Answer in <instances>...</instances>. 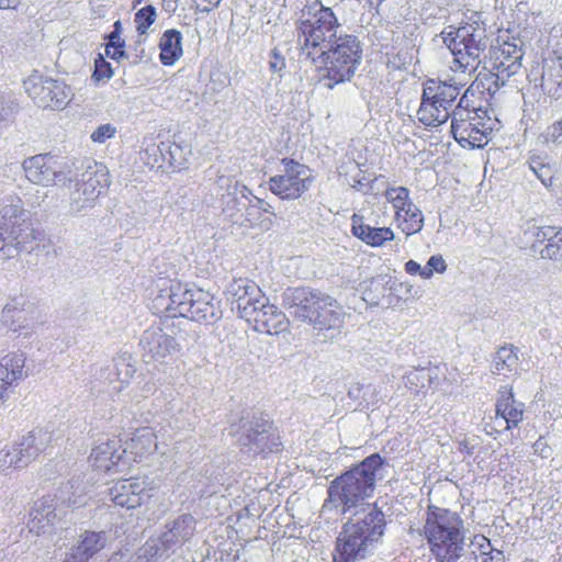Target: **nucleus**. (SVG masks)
Returning <instances> with one entry per match:
<instances>
[{
    "label": "nucleus",
    "instance_id": "nucleus-24",
    "mask_svg": "<svg viewBox=\"0 0 562 562\" xmlns=\"http://www.w3.org/2000/svg\"><path fill=\"white\" fill-rule=\"evenodd\" d=\"M470 78L451 77L448 80H428L424 86L423 94L435 103H442L450 111L461 90L468 85Z\"/></svg>",
    "mask_w": 562,
    "mask_h": 562
},
{
    "label": "nucleus",
    "instance_id": "nucleus-14",
    "mask_svg": "<svg viewBox=\"0 0 562 562\" xmlns=\"http://www.w3.org/2000/svg\"><path fill=\"white\" fill-rule=\"evenodd\" d=\"M156 486L147 477H132L117 481L110 488L112 502L120 507L136 508L154 496Z\"/></svg>",
    "mask_w": 562,
    "mask_h": 562
},
{
    "label": "nucleus",
    "instance_id": "nucleus-48",
    "mask_svg": "<svg viewBox=\"0 0 562 562\" xmlns=\"http://www.w3.org/2000/svg\"><path fill=\"white\" fill-rule=\"evenodd\" d=\"M269 65L272 71H281L285 68V59L277 49H273L270 54Z\"/></svg>",
    "mask_w": 562,
    "mask_h": 562
},
{
    "label": "nucleus",
    "instance_id": "nucleus-35",
    "mask_svg": "<svg viewBox=\"0 0 562 562\" xmlns=\"http://www.w3.org/2000/svg\"><path fill=\"white\" fill-rule=\"evenodd\" d=\"M542 80L555 92L562 91V54L553 50L552 54L544 58L542 68Z\"/></svg>",
    "mask_w": 562,
    "mask_h": 562
},
{
    "label": "nucleus",
    "instance_id": "nucleus-52",
    "mask_svg": "<svg viewBox=\"0 0 562 562\" xmlns=\"http://www.w3.org/2000/svg\"><path fill=\"white\" fill-rule=\"evenodd\" d=\"M458 450L463 454H472L473 447L471 446L469 439H462L458 442Z\"/></svg>",
    "mask_w": 562,
    "mask_h": 562
},
{
    "label": "nucleus",
    "instance_id": "nucleus-1",
    "mask_svg": "<svg viewBox=\"0 0 562 562\" xmlns=\"http://www.w3.org/2000/svg\"><path fill=\"white\" fill-rule=\"evenodd\" d=\"M294 25L300 54L315 67L318 85L333 90L352 80L362 64V44L353 34H338L340 22L331 8L307 1Z\"/></svg>",
    "mask_w": 562,
    "mask_h": 562
},
{
    "label": "nucleus",
    "instance_id": "nucleus-23",
    "mask_svg": "<svg viewBox=\"0 0 562 562\" xmlns=\"http://www.w3.org/2000/svg\"><path fill=\"white\" fill-rule=\"evenodd\" d=\"M246 440L245 445H255L261 454L281 451L280 436L273 423L267 419L254 423L247 430Z\"/></svg>",
    "mask_w": 562,
    "mask_h": 562
},
{
    "label": "nucleus",
    "instance_id": "nucleus-40",
    "mask_svg": "<svg viewBox=\"0 0 562 562\" xmlns=\"http://www.w3.org/2000/svg\"><path fill=\"white\" fill-rule=\"evenodd\" d=\"M472 546L476 552L481 555H493L496 558V562H503V552L492 548L491 540L484 535H474L472 539Z\"/></svg>",
    "mask_w": 562,
    "mask_h": 562
},
{
    "label": "nucleus",
    "instance_id": "nucleus-49",
    "mask_svg": "<svg viewBox=\"0 0 562 562\" xmlns=\"http://www.w3.org/2000/svg\"><path fill=\"white\" fill-rule=\"evenodd\" d=\"M404 270L409 276H420L423 278V268L415 260H408L404 265Z\"/></svg>",
    "mask_w": 562,
    "mask_h": 562
},
{
    "label": "nucleus",
    "instance_id": "nucleus-47",
    "mask_svg": "<svg viewBox=\"0 0 562 562\" xmlns=\"http://www.w3.org/2000/svg\"><path fill=\"white\" fill-rule=\"evenodd\" d=\"M105 54L108 57H110L114 60H119L120 58H122L125 55L124 43L109 42L105 45Z\"/></svg>",
    "mask_w": 562,
    "mask_h": 562
},
{
    "label": "nucleus",
    "instance_id": "nucleus-44",
    "mask_svg": "<svg viewBox=\"0 0 562 562\" xmlns=\"http://www.w3.org/2000/svg\"><path fill=\"white\" fill-rule=\"evenodd\" d=\"M530 168L546 187L552 184V169L549 165L541 164L539 159L532 158Z\"/></svg>",
    "mask_w": 562,
    "mask_h": 562
},
{
    "label": "nucleus",
    "instance_id": "nucleus-30",
    "mask_svg": "<svg viewBox=\"0 0 562 562\" xmlns=\"http://www.w3.org/2000/svg\"><path fill=\"white\" fill-rule=\"evenodd\" d=\"M159 60L164 66H172L183 53L182 35L175 29L167 30L159 40Z\"/></svg>",
    "mask_w": 562,
    "mask_h": 562
},
{
    "label": "nucleus",
    "instance_id": "nucleus-10",
    "mask_svg": "<svg viewBox=\"0 0 562 562\" xmlns=\"http://www.w3.org/2000/svg\"><path fill=\"white\" fill-rule=\"evenodd\" d=\"M25 90L34 103L43 109L61 110L70 100L69 87L52 78L31 77L25 81Z\"/></svg>",
    "mask_w": 562,
    "mask_h": 562
},
{
    "label": "nucleus",
    "instance_id": "nucleus-27",
    "mask_svg": "<svg viewBox=\"0 0 562 562\" xmlns=\"http://www.w3.org/2000/svg\"><path fill=\"white\" fill-rule=\"evenodd\" d=\"M351 233L368 246L381 247L384 243L394 239L395 235L391 227H372L364 222L362 215L351 216Z\"/></svg>",
    "mask_w": 562,
    "mask_h": 562
},
{
    "label": "nucleus",
    "instance_id": "nucleus-46",
    "mask_svg": "<svg viewBox=\"0 0 562 562\" xmlns=\"http://www.w3.org/2000/svg\"><path fill=\"white\" fill-rule=\"evenodd\" d=\"M21 379L22 376L19 375V371L14 372L13 369L7 371L5 368L3 369L2 367H0V385H2V387L4 386L5 389L9 390L11 386L16 384Z\"/></svg>",
    "mask_w": 562,
    "mask_h": 562
},
{
    "label": "nucleus",
    "instance_id": "nucleus-58",
    "mask_svg": "<svg viewBox=\"0 0 562 562\" xmlns=\"http://www.w3.org/2000/svg\"><path fill=\"white\" fill-rule=\"evenodd\" d=\"M7 391H8V389H5L4 386L2 387V385H0V400L3 398Z\"/></svg>",
    "mask_w": 562,
    "mask_h": 562
},
{
    "label": "nucleus",
    "instance_id": "nucleus-32",
    "mask_svg": "<svg viewBox=\"0 0 562 562\" xmlns=\"http://www.w3.org/2000/svg\"><path fill=\"white\" fill-rule=\"evenodd\" d=\"M518 353L517 349L509 345L501 347L493 360V372L498 375L509 378L518 373Z\"/></svg>",
    "mask_w": 562,
    "mask_h": 562
},
{
    "label": "nucleus",
    "instance_id": "nucleus-51",
    "mask_svg": "<svg viewBox=\"0 0 562 562\" xmlns=\"http://www.w3.org/2000/svg\"><path fill=\"white\" fill-rule=\"evenodd\" d=\"M562 136V119L555 123H553L548 128V137H550L551 140H557Z\"/></svg>",
    "mask_w": 562,
    "mask_h": 562
},
{
    "label": "nucleus",
    "instance_id": "nucleus-45",
    "mask_svg": "<svg viewBox=\"0 0 562 562\" xmlns=\"http://www.w3.org/2000/svg\"><path fill=\"white\" fill-rule=\"evenodd\" d=\"M116 128L110 124L100 125L92 134L91 139L93 143H104L106 139L114 136Z\"/></svg>",
    "mask_w": 562,
    "mask_h": 562
},
{
    "label": "nucleus",
    "instance_id": "nucleus-20",
    "mask_svg": "<svg viewBox=\"0 0 562 562\" xmlns=\"http://www.w3.org/2000/svg\"><path fill=\"white\" fill-rule=\"evenodd\" d=\"M521 58V49L515 43L504 41L490 50L491 70L499 75L504 81L518 72Z\"/></svg>",
    "mask_w": 562,
    "mask_h": 562
},
{
    "label": "nucleus",
    "instance_id": "nucleus-59",
    "mask_svg": "<svg viewBox=\"0 0 562 562\" xmlns=\"http://www.w3.org/2000/svg\"><path fill=\"white\" fill-rule=\"evenodd\" d=\"M258 202L260 203V206L258 209H262L263 212H267V209L263 207V204H266L263 200H258Z\"/></svg>",
    "mask_w": 562,
    "mask_h": 562
},
{
    "label": "nucleus",
    "instance_id": "nucleus-38",
    "mask_svg": "<svg viewBox=\"0 0 562 562\" xmlns=\"http://www.w3.org/2000/svg\"><path fill=\"white\" fill-rule=\"evenodd\" d=\"M384 196L387 202L392 205L394 210V214L400 213L404 209L408 206V204H413L409 190L405 187H390L384 191Z\"/></svg>",
    "mask_w": 562,
    "mask_h": 562
},
{
    "label": "nucleus",
    "instance_id": "nucleus-43",
    "mask_svg": "<svg viewBox=\"0 0 562 562\" xmlns=\"http://www.w3.org/2000/svg\"><path fill=\"white\" fill-rule=\"evenodd\" d=\"M447 270V263L441 255L431 256L426 266L423 267V279H430L434 273H443Z\"/></svg>",
    "mask_w": 562,
    "mask_h": 562
},
{
    "label": "nucleus",
    "instance_id": "nucleus-19",
    "mask_svg": "<svg viewBox=\"0 0 562 562\" xmlns=\"http://www.w3.org/2000/svg\"><path fill=\"white\" fill-rule=\"evenodd\" d=\"M40 452L36 436L30 432L20 442L0 451V471L8 473L10 470L26 467Z\"/></svg>",
    "mask_w": 562,
    "mask_h": 562
},
{
    "label": "nucleus",
    "instance_id": "nucleus-60",
    "mask_svg": "<svg viewBox=\"0 0 562 562\" xmlns=\"http://www.w3.org/2000/svg\"><path fill=\"white\" fill-rule=\"evenodd\" d=\"M254 212H259V210H257L255 206H252L249 211H248V215L251 216L254 214Z\"/></svg>",
    "mask_w": 562,
    "mask_h": 562
},
{
    "label": "nucleus",
    "instance_id": "nucleus-41",
    "mask_svg": "<svg viewBox=\"0 0 562 562\" xmlns=\"http://www.w3.org/2000/svg\"><path fill=\"white\" fill-rule=\"evenodd\" d=\"M113 76V69L111 64L105 60L102 54H98L94 59V69L91 75V79L94 83H99L103 80H109Z\"/></svg>",
    "mask_w": 562,
    "mask_h": 562
},
{
    "label": "nucleus",
    "instance_id": "nucleus-25",
    "mask_svg": "<svg viewBox=\"0 0 562 562\" xmlns=\"http://www.w3.org/2000/svg\"><path fill=\"white\" fill-rule=\"evenodd\" d=\"M157 437L153 429H138L134 436L122 445L123 453L130 469L133 462H140L157 450Z\"/></svg>",
    "mask_w": 562,
    "mask_h": 562
},
{
    "label": "nucleus",
    "instance_id": "nucleus-26",
    "mask_svg": "<svg viewBox=\"0 0 562 562\" xmlns=\"http://www.w3.org/2000/svg\"><path fill=\"white\" fill-rule=\"evenodd\" d=\"M345 323V312L341 304L330 295H326L312 326L318 331L338 330Z\"/></svg>",
    "mask_w": 562,
    "mask_h": 562
},
{
    "label": "nucleus",
    "instance_id": "nucleus-15",
    "mask_svg": "<svg viewBox=\"0 0 562 562\" xmlns=\"http://www.w3.org/2000/svg\"><path fill=\"white\" fill-rule=\"evenodd\" d=\"M525 234L532 254L544 260L562 261V227L533 226Z\"/></svg>",
    "mask_w": 562,
    "mask_h": 562
},
{
    "label": "nucleus",
    "instance_id": "nucleus-54",
    "mask_svg": "<svg viewBox=\"0 0 562 562\" xmlns=\"http://www.w3.org/2000/svg\"><path fill=\"white\" fill-rule=\"evenodd\" d=\"M63 562H87L82 559L80 554L77 553L76 550H74L70 554H68Z\"/></svg>",
    "mask_w": 562,
    "mask_h": 562
},
{
    "label": "nucleus",
    "instance_id": "nucleus-57",
    "mask_svg": "<svg viewBox=\"0 0 562 562\" xmlns=\"http://www.w3.org/2000/svg\"><path fill=\"white\" fill-rule=\"evenodd\" d=\"M482 562H496V558L493 555H486Z\"/></svg>",
    "mask_w": 562,
    "mask_h": 562
},
{
    "label": "nucleus",
    "instance_id": "nucleus-11",
    "mask_svg": "<svg viewBox=\"0 0 562 562\" xmlns=\"http://www.w3.org/2000/svg\"><path fill=\"white\" fill-rule=\"evenodd\" d=\"M525 405L515 398L513 386L505 385L498 390L495 402V419H504L505 425L498 427L495 423L488 422L484 425V431L490 437H496L504 431L517 428L522 422Z\"/></svg>",
    "mask_w": 562,
    "mask_h": 562
},
{
    "label": "nucleus",
    "instance_id": "nucleus-13",
    "mask_svg": "<svg viewBox=\"0 0 562 562\" xmlns=\"http://www.w3.org/2000/svg\"><path fill=\"white\" fill-rule=\"evenodd\" d=\"M503 85L493 70L480 71L460 99L459 106H476L492 112V100Z\"/></svg>",
    "mask_w": 562,
    "mask_h": 562
},
{
    "label": "nucleus",
    "instance_id": "nucleus-16",
    "mask_svg": "<svg viewBox=\"0 0 562 562\" xmlns=\"http://www.w3.org/2000/svg\"><path fill=\"white\" fill-rule=\"evenodd\" d=\"M191 297L192 289H187L180 282H172L168 288L161 289L154 299V307L166 317L187 318Z\"/></svg>",
    "mask_w": 562,
    "mask_h": 562
},
{
    "label": "nucleus",
    "instance_id": "nucleus-50",
    "mask_svg": "<svg viewBox=\"0 0 562 562\" xmlns=\"http://www.w3.org/2000/svg\"><path fill=\"white\" fill-rule=\"evenodd\" d=\"M196 8L202 12H209L216 8L222 0H193Z\"/></svg>",
    "mask_w": 562,
    "mask_h": 562
},
{
    "label": "nucleus",
    "instance_id": "nucleus-36",
    "mask_svg": "<svg viewBox=\"0 0 562 562\" xmlns=\"http://www.w3.org/2000/svg\"><path fill=\"white\" fill-rule=\"evenodd\" d=\"M105 547L104 532L86 531L75 548L83 560L88 561Z\"/></svg>",
    "mask_w": 562,
    "mask_h": 562
},
{
    "label": "nucleus",
    "instance_id": "nucleus-17",
    "mask_svg": "<svg viewBox=\"0 0 562 562\" xmlns=\"http://www.w3.org/2000/svg\"><path fill=\"white\" fill-rule=\"evenodd\" d=\"M25 177L34 184L53 186L63 175V165L52 154H40L23 161Z\"/></svg>",
    "mask_w": 562,
    "mask_h": 562
},
{
    "label": "nucleus",
    "instance_id": "nucleus-42",
    "mask_svg": "<svg viewBox=\"0 0 562 562\" xmlns=\"http://www.w3.org/2000/svg\"><path fill=\"white\" fill-rule=\"evenodd\" d=\"M24 364L25 358L23 353L15 351H10L0 358V367L3 369L5 367L7 371H10V369H13L14 372L19 371L20 376H23Z\"/></svg>",
    "mask_w": 562,
    "mask_h": 562
},
{
    "label": "nucleus",
    "instance_id": "nucleus-8",
    "mask_svg": "<svg viewBox=\"0 0 562 562\" xmlns=\"http://www.w3.org/2000/svg\"><path fill=\"white\" fill-rule=\"evenodd\" d=\"M283 172L272 176L268 187L272 194L282 201H295L303 198L315 183L312 168L293 158H282Z\"/></svg>",
    "mask_w": 562,
    "mask_h": 562
},
{
    "label": "nucleus",
    "instance_id": "nucleus-6",
    "mask_svg": "<svg viewBox=\"0 0 562 562\" xmlns=\"http://www.w3.org/2000/svg\"><path fill=\"white\" fill-rule=\"evenodd\" d=\"M384 527V514L376 508L368 513L362 520L346 524L337 538L333 561L355 562L363 558L368 546L382 537Z\"/></svg>",
    "mask_w": 562,
    "mask_h": 562
},
{
    "label": "nucleus",
    "instance_id": "nucleus-37",
    "mask_svg": "<svg viewBox=\"0 0 562 562\" xmlns=\"http://www.w3.org/2000/svg\"><path fill=\"white\" fill-rule=\"evenodd\" d=\"M406 385L415 393H419L432 384L431 370L427 368L414 369L405 376Z\"/></svg>",
    "mask_w": 562,
    "mask_h": 562
},
{
    "label": "nucleus",
    "instance_id": "nucleus-29",
    "mask_svg": "<svg viewBox=\"0 0 562 562\" xmlns=\"http://www.w3.org/2000/svg\"><path fill=\"white\" fill-rule=\"evenodd\" d=\"M191 299L187 318L194 322H210L216 317L213 297L209 292L193 288Z\"/></svg>",
    "mask_w": 562,
    "mask_h": 562
},
{
    "label": "nucleus",
    "instance_id": "nucleus-55",
    "mask_svg": "<svg viewBox=\"0 0 562 562\" xmlns=\"http://www.w3.org/2000/svg\"><path fill=\"white\" fill-rule=\"evenodd\" d=\"M18 3V0H0V9H14L16 8Z\"/></svg>",
    "mask_w": 562,
    "mask_h": 562
},
{
    "label": "nucleus",
    "instance_id": "nucleus-21",
    "mask_svg": "<svg viewBox=\"0 0 562 562\" xmlns=\"http://www.w3.org/2000/svg\"><path fill=\"white\" fill-rule=\"evenodd\" d=\"M245 321L256 331L269 335L281 334L289 327L285 314L276 305L270 304L268 300Z\"/></svg>",
    "mask_w": 562,
    "mask_h": 562
},
{
    "label": "nucleus",
    "instance_id": "nucleus-22",
    "mask_svg": "<svg viewBox=\"0 0 562 562\" xmlns=\"http://www.w3.org/2000/svg\"><path fill=\"white\" fill-rule=\"evenodd\" d=\"M89 460L95 470L103 472H123L128 469L120 439H112L97 446Z\"/></svg>",
    "mask_w": 562,
    "mask_h": 562
},
{
    "label": "nucleus",
    "instance_id": "nucleus-3",
    "mask_svg": "<svg viewBox=\"0 0 562 562\" xmlns=\"http://www.w3.org/2000/svg\"><path fill=\"white\" fill-rule=\"evenodd\" d=\"M384 463L379 453L364 458L359 465L334 479L327 488L324 507L330 506L341 514L360 506L371 497L375 487L376 472Z\"/></svg>",
    "mask_w": 562,
    "mask_h": 562
},
{
    "label": "nucleus",
    "instance_id": "nucleus-7",
    "mask_svg": "<svg viewBox=\"0 0 562 562\" xmlns=\"http://www.w3.org/2000/svg\"><path fill=\"white\" fill-rule=\"evenodd\" d=\"M453 113L451 133L463 148H482L494 128L490 111L476 106H460Z\"/></svg>",
    "mask_w": 562,
    "mask_h": 562
},
{
    "label": "nucleus",
    "instance_id": "nucleus-56",
    "mask_svg": "<svg viewBox=\"0 0 562 562\" xmlns=\"http://www.w3.org/2000/svg\"><path fill=\"white\" fill-rule=\"evenodd\" d=\"M251 225H258V226H261V227H265V228H269L270 225H271V218H267V222L266 221H262L260 223H252L251 222Z\"/></svg>",
    "mask_w": 562,
    "mask_h": 562
},
{
    "label": "nucleus",
    "instance_id": "nucleus-12",
    "mask_svg": "<svg viewBox=\"0 0 562 562\" xmlns=\"http://www.w3.org/2000/svg\"><path fill=\"white\" fill-rule=\"evenodd\" d=\"M326 295L304 286L288 289L283 294V306L295 319L312 326Z\"/></svg>",
    "mask_w": 562,
    "mask_h": 562
},
{
    "label": "nucleus",
    "instance_id": "nucleus-18",
    "mask_svg": "<svg viewBox=\"0 0 562 562\" xmlns=\"http://www.w3.org/2000/svg\"><path fill=\"white\" fill-rule=\"evenodd\" d=\"M229 292L238 315L243 319H246L268 300L259 285L247 278L235 279L231 284Z\"/></svg>",
    "mask_w": 562,
    "mask_h": 562
},
{
    "label": "nucleus",
    "instance_id": "nucleus-53",
    "mask_svg": "<svg viewBox=\"0 0 562 562\" xmlns=\"http://www.w3.org/2000/svg\"><path fill=\"white\" fill-rule=\"evenodd\" d=\"M114 27L115 30L113 32H111L110 35H108V38H109V42H119V43H124L121 37H120V29H121V22L120 21H116L114 23Z\"/></svg>",
    "mask_w": 562,
    "mask_h": 562
},
{
    "label": "nucleus",
    "instance_id": "nucleus-61",
    "mask_svg": "<svg viewBox=\"0 0 562 562\" xmlns=\"http://www.w3.org/2000/svg\"><path fill=\"white\" fill-rule=\"evenodd\" d=\"M10 312H11V308H10V307L5 306V307L3 308V315H4V316H8V314H9Z\"/></svg>",
    "mask_w": 562,
    "mask_h": 562
},
{
    "label": "nucleus",
    "instance_id": "nucleus-2",
    "mask_svg": "<svg viewBox=\"0 0 562 562\" xmlns=\"http://www.w3.org/2000/svg\"><path fill=\"white\" fill-rule=\"evenodd\" d=\"M436 562H458L464 552L465 528L459 513L429 504L422 529Z\"/></svg>",
    "mask_w": 562,
    "mask_h": 562
},
{
    "label": "nucleus",
    "instance_id": "nucleus-34",
    "mask_svg": "<svg viewBox=\"0 0 562 562\" xmlns=\"http://www.w3.org/2000/svg\"><path fill=\"white\" fill-rule=\"evenodd\" d=\"M394 222L398 229L405 235L411 236L422 231L424 226V215L422 211L413 203L397 214H394Z\"/></svg>",
    "mask_w": 562,
    "mask_h": 562
},
{
    "label": "nucleus",
    "instance_id": "nucleus-39",
    "mask_svg": "<svg viewBox=\"0 0 562 562\" xmlns=\"http://www.w3.org/2000/svg\"><path fill=\"white\" fill-rule=\"evenodd\" d=\"M157 13L154 5L148 4L140 8L134 16L136 32L139 35L146 34L148 32V29L155 23Z\"/></svg>",
    "mask_w": 562,
    "mask_h": 562
},
{
    "label": "nucleus",
    "instance_id": "nucleus-62",
    "mask_svg": "<svg viewBox=\"0 0 562 562\" xmlns=\"http://www.w3.org/2000/svg\"><path fill=\"white\" fill-rule=\"evenodd\" d=\"M561 562H562V560H561Z\"/></svg>",
    "mask_w": 562,
    "mask_h": 562
},
{
    "label": "nucleus",
    "instance_id": "nucleus-4",
    "mask_svg": "<svg viewBox=\"0 0 562 562\" xmlns=\"http://www.w3.org/2000/svg\"><path fill=\"white\" fill-rule=\"evenodd\" d=\"M440 36L453 56L452 71L471 78L487 48L485 29L476 22H465L447 26Z\"/></svg>",
    "mask_w": 562,
    "mask_h": 562
},
{
    "label": "nucleus",
    "instance_id": "nucleus-9",
    "mask_svg": "<svg viewBox=\"0 0 562 562\" xmlns=\"http://www.w3.org/2000/svg\"><path fill=\"white\" fill-rule=\"evenodd\" d=\"M110 183L108 168L103 164L92 161L76 181L70 199L78 207H90L108 192Z\"/></svg>",
    "mask_w": 562,
    "mask_h": 562
},
{
    "label": "nucleus",
    "instance_id": "nucleus-31",
    "mask_svg": "<svg viewBox=\"0 0 562 562\" xmlns=\"http://www.w3.org/2000/svg\"><path fill=\"white\" fill-rule=\"evenodd\" d=\"M450 116V111L442 103H435L423 94L422 103L417 111V117L425 126H439Z\"/></svg>",
    "mask_w": 562,
    "mask_h": 562
},
{
    "label": "nucleus",
    "instance_id": "nucleus-28",
    "mask_svg": "<svg viewBox=\"0 0 562 562\" xmlns=\"http://www.w3.org/2000/svg\"><path fill=\"white\" fill-rule=\"evenodd\" d=\"M140 344L154 359L167 358L178 349L173 337L155 330H146Z\"/></svg>",
    "mask_w": 562,
    "mask_h": 562
},
{
    "label": "nucleus",
    "instance_id": "nucleus-5",
    "mask_svg": "<svg viewBox=\"0 0 562 562\" xmlns=\"http://www.w3.org/2000/svg\"><path fill=\"white\" fill-rule=\"evenodd\" d=\"M44 240L45 234L33 226L20 201L0 209V258H9L11 248L31 252Z\"/></svg>",
    "mask_w": 562,
    "mask_h": 562
},
{
    "label": "nucleus",
    "instance_id": "nucleus-33",
    "mask_svg": "<svg viewBox=\"0 0 562 562\" xmlns=\"http://www.w3.org/2000/svg\"><path fill=\"white\" fill-rule=\"evenodd\" d=\"M55 519L56 514L53 499L43 498L38 504H35V507L31 512V520L29 522L30 531L40 535L44 532L47 526H52Z\"/></svg>",
    "mask_w": 562,
    "mask_h": 562
}]
</instances>
